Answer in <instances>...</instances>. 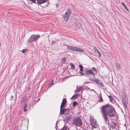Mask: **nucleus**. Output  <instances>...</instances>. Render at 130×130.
<instances>
[{"label": "nucleus", "instance_id": "1", "mask_svg": "<svg viewBox=\"0 0 130 130\" xmlns=\"http://www.w3.org/2000/svg\"><path fill=\"white\" fill-rule=\"evenodd\" d=\"M101 112L105 121H107L108 116L110 117L114 116L117 114L116 112L113 107L107 105L102 106L101 108Z\"/></svg>", "mask_w": 130, "mask_h": 130}, {"label": "nucleus", "instance_id": "2", "mask_svg": "<svg viewBox=\"0 0 130 130\" xmlns=\"http://www.w3.org/2000/svg\"><path fill=\"white\" fill-rule=\"evenodd\" d=\"M92 69L93 70L89 69L87 70L86 72V74L88 77H91L92 78H95V74L94 73V72L96 73L97 71L96 69L94 68L93 67Z\"/></svg>", "mask_w": 130, "mask_h": 130}, {"label": "nucleus", "instance_id": "3", "mask_svg": "<svg viewBox=\"0 0 130 130\" xmlns=\"http://www.w3.org/2000/svg\"><path fill=\"white\" fill-rule=\"evenodd\" d=\"M40 37V36L39 35H32L28 40V42H29L32 41H36Z\"/></svg>", "mask_w": 130, "mask_h": 130}, {"label": "nucleus", "instance_id": "4", "mask_svg": "<svg viewBox=\"0 0 130 130\" xmlns=\"http://www.w3.org/2000/svg\"><path fill=\"white\" fill-rule=\"evenodd\" d=\"M74 123L78 126H80L82 125V122L81 119L79 117L75 118L74 120Z\"/></svg>", "mask_w": 130, "mask_h": 130}, {"label": "nucleus", "instance_id": "5", "mask_svg": "<svg viewBox=\"0 0 130 130\" xmlns=\"http://www.w3.org/2000/svg\"><path fill=\"white\" fill-rule=\"evenodd\" d=\"M71 10L68 9L67 10V11L66 12L64 16L63 17V21L65 22H66L70 17L71 13Z\"/></svg>", "mask_w": 130, "mask_h": 130}, {"label": "nucleus", "instance_id": "6", "mask_svg": "<svg viewBox=\"0 0 130 130\" xmlns=\"http://www.w3.org/2000/svg\"><path fill=\"white\" fill-rule=\"evenodd\" d=\"M91 125L94 128H96L97 127L98 125L97 122L95 120L91 119L90 120Z\"/></svg>", "mask_w": 130, "mask_h": 130}, {"label": "nucleus", "instance_id": "7", "mask_svg": "<svg viewBox=\"0 0 130 130\" xmlns=\"http://www.w3.org/2000/svg\"><path fill=\"white\" fill-rule=\"evenodd\" d=\"M70 112V109L68 108L67 109H62L61 111H60V114L62 115L64 114L66 115H68Z\"/></svg>", "mask_w": 130, "mask_h": 130}, {"label": "nucleus", "instance_id": "8", "mask_svg": "<svg viewBox=\"0 0 130 130\" xmlns=\"http://www.w3.org/2000/svg\"><path fill=\"white\" fill-rule=\"evenodd\" d=\"M66 99H63L60 106V111H61L62 109H62V108H63L64 107V105L66 104Z\"/></svg>", "mask_w": 130, "mask_h": 130}, {"label": "nucleus", "instance_id": "9", "mask_svg": "<svg viewBox=\"0 0 130 130\" xmlns=\"http://www.w3.org/2000/svg\"><path fill=\"white\" fill-rule=\"evenodd\" d=\"M90 80L91 81H93L97 82V83L99 84H101V81L97 79L90 78Z\"/></svg>", "mask_w": 130, "mask_h": 130}, {"label": "nucleus", "instance_id": "10", "mask_svg": "<svg viewBox=\"0 0 130 130\" xmlns=\"http://www.w3.org/2000/svg\"><path fill=\"white\" fill-rule=\"evenodd\" d=\"M38 3L39 4H40L46 2V1L47 0H36Z\"/></svg>", "mask_w": 130, "mask_h": 130}, {"label": "nucleus", "instance_id": "11", "mask_svg": "<svg viewBox=\"0 0 130 130\" xmlns=\"http://www.w3.org/2000/svg\"><path fill=\"white\" fill-rule=\"evenodd\" d=\"M123 102L125 108V109L127 108V100H123Z\"/></svg>", "mask_w": 130, "mask_h": 130}, {"label": "nucleus", "instance_id": "12", "mask_svg": "<svg viewBox=\"0 0 130 130\" xmlns=\"http://www.w3.org/2000/svg\"><path fill=\"white\" fill-rule=\"evenodd\" d=\"M76 51H77L80 53H83L84 52V50L81 48L77 47Z\"/></svg>", "mask_w": 130, "mask_h": 130}, {"label": "nucleus", "instance_id": "13", "mask_svg": "<svg viewBox=\"0 0 130 130\" xmlns=\"http://www.w3.org/2000/svg\"><path fill=\"white\" fill-rule=\"evenodd\" d=\"M93 50L95 53H97L99 54V56L100 57H101V55L99 51L96 48H94Z\"/></svg>", "mask_w": 130, "mask_h": 130}, {"label": "nucleus", "instance_id": "14", "mask_svg": "<svg viewBox=\"0 0 130 130\" xmlns=\"http://www.w3.org/2000/svg\"><path fill=\"white\" fill-rule=\"evenodd\" d=\"M116 67L117 69L119 71L121 68L120 65V64L117 63L116 64Z\"/></svg>", "mask_w": 130, "mask_h": 130}, {"label": "nucleus", "instance_id": "15", "mask_svg": "<svg viewBox=\"0 0 130 130\" xmlns=\"http://www.w3.org/2000/svg\"><path fill=\"white\" fill-rule=\"evenodd\" d=\"M66 58L65 57L63 58L61 60V62L63 63H64L66 60Z\"/></svg>", "mask_w": 130, "mask_h": 130}, {"label": "nucleus", "instance_id": "16", "mask_svg": "<svg viewBox=\"0 0 130 130\" xmlns=\"http://www.w3.org/2000/svg\"><path fill=\"white\" fill-rule=\"evenodd\" d=\"M122 5L124 7L125 9L127 10L128 11V9L127 7L125 5V4H124L123 3H122Z\"/></svg>", "mask_w": 130, "mask_h": 130}, {"label": "nucleus", "instance_id": "17", "mask_svg": "<svg viewBox=\"0 0 130 130\" xmlns=\"http://www.w3.org/2000/svg\"><path fill=\"white\" fill-rule=\"evenodd\" d=\"M27 107V105L26 104H25V105L24 107V112H26L27 111L26 108Z\"/></svg>", "mask_w": 130, "mask_h": 130}, {"label": "nucleus", "instance_id": "18", "mask_svg": "<svg viewBox=\"0 0 130 130\" xmlns=\"http://www.w3.org/2000/svg\"><path fill=\"white\" fill-rule=\"evenodd\" d=\"M77 48V47L73 46L72 51H76Z\"/></svg>", "mask_w": 130, "mask_h": 130}, {"label": "nucleus", "instance_id": "19", "mask_svg": "<svg viewBox=\"0 0 130 130\" xmlns=\"http://www.w3.org/2000/svg\"><path fill=\"white\" fill-rule=\"evenodd\" d=\"M73 46H68L67 47V48L69 50H71L72 51V49Z\"/></svg>", "mask_w": 130, "mask_h": 130}, {"label": "nucleus", "instance_id": "20", "mask_svg": "<svg viewBox=\"0 0 130 130\" xmlns=\"http://www.w3.org/2000/svg\"><path fill=\"white\" fill-rule=\"evenodd\" d=\"M79 67L80 68V70L81 71H82L83 70V66L81 65L80 64L79 65Z\"/></svg>", "mask_w": 130, "mask_h": 130}, {"label": "nucleus", "instance_id": "21", "mask_svg": "<svg viewBox=\"0 0 130 130\" xmlns=\"http://www.w3.org/2000/svg\"><path fill=\"white\" fill-rule=\"evenodd\" d=\"M77 104V103L76 102H74L73 103V107H74Z\"/></svg>", "mask_w": 130, "mask_h": 130}, {"label": "nucleus", "instance_id": "22", "mask_svg": "<svg viewBox=\"0 0 130 130\" xmlns=\"http://www.w3.org/2000/svg\"><path fill=\"white\" fill-rule=\"evenodd\" d=\"M108 97L110 99V101L111 102H112L113 101V100L112 99V97L110 96H108Z\"/></svg>", "mask_w": 130, "mask_h": 130}, {"label": "nucleus", "instance_id": "23", "mask_svg": "<svg viewBox=\"0 0 130 130\" xmlns=\"http://www.w3.org/2000/svg\"><path fill=\"white\" fill-rule=\"evenodd\" d=\"M70 65L71 67H72L73 69H74L75 68V66L73 63H70Z\"/></svg>", "mask_w": 130, "mask_h": 130}, {"label": "nucleus", "instance_id": "24", "mask_svg": "<svg viewBox=\"0 0 130 130\" xmlns=\"http://www.w3.org/2000/svg\"><path fill=\"white\" fill-rule=\"evenodd\" d=\"M103 99L102 98V97L100 96L99 99V101L100 102H103Z\"/></svg>", "mask_w": 130, "mask_h": 130}, {"label": "nucleus", "instance_id": "25", "mask_svg": "<svg viewBox=\"0 0 130 130\" xmlns=\"http://www.w3.org/2000/svg\"><path fill=\"white\" fill-rule=\"evenodd\" d=\"M82 89V87H79L78 89L77 90H76V92H78L81 90Z\"/></svg>", "mask_w": 130, "mask_h": 130}, {"label": "nucleus", "instance_id": "26", "mask_svg": "<svg viewBox=\"0 0 130 130\" xmlns=\"http://www.w3.org/2000/svg\"><path fill=\"white\" fill-rule=\"evenodd\" d=\"M76 95H74L71 98V99H73L74 98H76Z\"/></svg>", "mask_w": 130, "mask_h": 130}, {"label": "nucleus", "instance_id": "27", "mask_svg": "<svg viewBox=\"0 0 130 130\" xmlns=\"http://www.w3.org/2000/svg\"><path fill=\"white\" fill-rule=\"evenodd\" d=\"M26 49H23L22 51V52L23 53H25L26 51Z\"/></svg>", "mask_w": 130, "mask_h": 130}, {"label": "nucleus", "instance_id": "28", "mask_svg": "<svg viewBox=\"0 0 130 130\" xmlns=\"http://www.w3.org/2000/svg\"><path fill=\"white\" fill-rule=\"evenodd\" d=\"M36 0H30V1H31L32 2H33V3H36Z\"/></svg>", "mask_w": 130, "mask_h": 130}, {"label": "nucleus", "instance_id": "29", "mask_svg": "<svg viewBox=\"0 0 130 130\" xmlns=\"http://www.w3.org/2000/svg\"><path fill=\"white\" fill-rule=\"evenodd\" d=\"M67 129L66 128H64L63 127V128L61 129V130H66Z\"/></svg>", "mask_w": 130, "mask_h": 130}, {"label": "nucleus", "instance_id": "30", "mask_svg": "<svg viewBox=\"0 0 130 130\" xmlns=\"http://www.w3.org/2000/svg\"><path fill=\"white\" fill-rule=\"evenodd\" d=\"M53 82H52L51 83H50V86H52V85H53Z\"/></svg>", "mask_w": 130, "mask_h": 130}, {"label": "nucleus", "instance_id": "31", "mask_svg": "<svg viewBox=\"0 0 130 130\" xmlns=\"http://www.w3.org/2000/svg\"><path fill=\"white\" fill-rule=\"evenodd\" d=\"M80 73L83 76L84 75V74L82 72H80Z\"/></svg>", "mask_w": 130, "mask_h": 130}, {"label": "nucleus", "instance_id": "32", "mask_svg": "<svg viewBox=\"0 0 130 130\" xmlns=\"http://www.w3.org/2000/svg\"><path fill=\"white\" fill-rule=\"evenodd\" d=\"M11 98V99H12L13 98V96H12V95L11 96V98Z\"/></svg>", "mask_w": 130, "mask_h": 130}]
</instances>
